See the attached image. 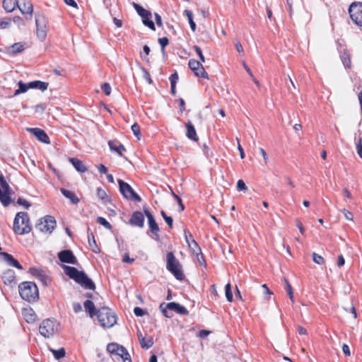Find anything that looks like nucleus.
<instances>
[{"label": "nucleus", "instance_id": "f257e3e1", "mask_svg": "<svg viewBox=\"0 0 362 362\" xmlns=\"http://www.w3.org/2000/svg\"><path fill=\"white\" fill-rule=\"evenodd\" d=\"M64 269L66 275L74 279L77 283L80 284L85 288L92 290L95 289V286L94 283L87 276L84 272H79L75 267L69 266H65Z\"/></svg>", "mask_w": 362, "mask_h": 362}, {"label": "nucleus", "instance_id": "f03ea898", "mask_svg": "<svg viewBox=\"0 0 362 362\" xmlns=\"http://www.w3.org/2000/svg\"><path fill=\"white\" fill-rule=\"evenodd\" d=\"M19 293L21 298L28 302L34 301L38 298L37 286L30 281L21 283L19 286Z\"/></svg>", "mask_w": 362, "mask_h": 362}, {"label": "nucleus", "instance_id": "7ed1b4c3", "mask_svg": "<svg viewBox=\"0 0 362 362\" xmlns=\"http://www.w3.org/2000/svg\"><path fill=\"white\" fill-rule=\"evenodd\" d=\"M13 230L19 235L28 233L31 230L28 216L25 212H18L16 214L13 222Z\"/></svg>", "mask_w": 362, "mask_h": 362}, {"label": "nucleus", "instance_id": "20e7f679", "mask_svg": "<svg viewBox=\"0 0 362 362\" xmlns=\"http://www.w3.org/2000/svg\"><path fill=\"white\" fill-rule=\"evenodd\" d=\"M98 322L103 327H112L116 323L115 313L106 307L99 309L96 313Z\"/></svg>", "mask_w": 362, "mask_h": 362}, {"label": "nucleus", "instance_id": "39448f33", "mask_svg": "<svg viewBox=\"0 0 362 362\" xmlns=\"http://www.w3.org/2000/svg\"><path fill=\"white\" fill-rule=\"evenodd\" d=\"M167 269L179 280L184 278L182 271V266L175 258L173 253L170 252L167 254Z\"/></svg>", "mask_w": 362, "mask_h": 362}, {"label": "nucleus", "instance_id": "423d86ee", "mask_svg": "<svg viewBox=\"0 0 362 362\" xmlns=\"http://www.w3.org/2000/svg\"><path fill=\"white\" fill-rule=\"evenodd\" d=\"M58 324L56 321L46 319L44 320L39 326V332L42 336L45 338L52 337L57 331Z\"/></svg>", "mask_w": 362, "mask_h": 362}, {"label": "nucleus", "instance_id": "0eeeda50", "mask_svg": "<svg viewBox=\"0 0 362 362\" xmlns=\"http://www.w3.org/2000/svg\"><path fill=\"white\" fill-rule=\"evenodd\" d=\"M160 309L161 310V312L163 313V314L166 317H172V313L170 312H169L168 310H173L179 314H182V315H187L188 314V311L187 310V309L180 305V304L177 303H168V304H165V303H161L160 305Z\"/></svg>", "mask_w": 362, "mask_h": 362}, {"label": "nucleus", "instance_id": "6e6552de", "mask_svg": "<svg viewBox=\"0 0 362 362\" xmlns=\"http://www.w3.org/2000/svg\"><path fill=\"white\" fill-rule=\"evenodd\" d=\"M47 19L43 15L37 16L35 18L36 35L41 42L47 37Z\"/></svg>", "mask_w": 362, "mask_h": 362}, {"label": "nucleus", "instance_id": "1a4fd4ad", "mask_svg": "<svg viewBox=\"0 0 362 362\" xmlns=\"http://www.w3.org/2000/svg\"><path fill=\"white\" fill-rule=\"evenodd\" d=\"M349 13L351 20L356 25L362 26V3H352L349 6Z\"/></svg>", "mask_w": 362, "mask_h": 362}, {"label": "nucleus", "instance_id": "9d476101", "mask_svg": "<svg viewBox=\"0 0 362 362\" xmlns=\"http://www.w3.org/2000/svg\"><path fill=\"white\" fill-rule=\"evenodd\" d=\"M56 226V221L54 217L51 216H46L43 218L39 220L36 224V229L41 232L51 233Z\"/></svg>", "mask_w": 362, "mask_h": 362}, {"label": "nucleus", "instance_id": "9b49d317", "mask_svg": "<svg viewBox=\"0 0 362 362\" xmlns=\"http://www.w3.org/2000/svg\"><path fill=\"white\" fill-rule=\"evenodd\" d=\"M133 6L139 15L142 18L143 23L151 30H155L154 23L151 21V13L136 3H133Z\"/></svg>", "mask_w": 362, "mask_h": 362}, {"label": "nucleus", "instance_id": "f8f14e48", "mask_svg": "<svg viewBox=\"0 0 362 362\" xmlns=\"http://www.w3.org/2000/svg\"><path fill=\"white\" fill-rule=\"evenodd\" d=\"M117 182L119 186V190L124 197L137 202L141 201L140 197L133 190L132 187L129 184L122 180H118Z\"/></svg>", "mask_w": 362, "mask_h": 362}, {"label": "nucleus", "instance_id": "ddd939ff", "mask_svg": "<svg viewBox=\"0 0 362 362\" xmlns=\"http://www.w3.org/2000/svg\"><path fill=\"white\" fill-rule=\"evenodd\" d=\"M188 65L197 76L206 77L207 74L199 62L195 59H190Z\"/></svg>", "mask_w": 362, "mask_h": 362}, {"label": "nucleus", "instance_id": "4468645a", "mask_svg": "<svg viewBox=\"0 0 362 362\" xmlns=\"http://www.w3.org/2000/svg\"><path fill=\"white\" fill-rule=\"evenodd\" d=\"M58 257L62 262L76 264L77 261L71 250H63L58 254Z\"/></svg>", "mask_w": 362, "mask_h": 362}, {"label": "nucleus", "instance_id": "2eb2a0df", "mask_svg": "<svg viewBox=\"0 0 362 362\" xmlns=\"http://www.w3.org/2000/svg\"><path fill=\"white\" fill-rule=\"evenodd\" d=\"M27 130L35 135L37 139L45 144H49V140L47 134L39 128H28Z\"/></svg>", "mask_w": 362, "mask_h": 362}, {"label": "nucleus", "instance_id": "dca6fc26", "mask_svg": "<svg viewBox=\"0 0 362 362\" xmlns=\"http://www.w3.org/2000/svg\"><path fill=\"white\" fill-rule=\"evenodd\" d=\"M15 272L12 269H6L2 274V280L6 285L13 286L15 284Z\"/></svg>", "mask_w": 362, "mask_h": 362}, {"label": "nucleus", "instance_id": "f3484780", "mask_svg": "<svg viewBox=\"0 0 362 362\" xmlns=\"http://www.w3.org/2000/svg\"><path fill=\"white\" fill-rule=\"evenodd\" d=\"M144 216L143 214L140 211L134 212L129 220V223L131 225L138 226L140 228L144 227Z\"/></svg>", "mask_w": 362, "mask_h": 362}, {"label": "nucleus", "instance_id": "a211bd4d", "mask_svg": "<svg viewBox=\"0 0 362 362\" xmlns=\"http://www.w3.org/2000/svg\"><path fill=\"white\" fill-rule=\"evenodd\" d=\"M0 257L6 262L8 263V265L16 267L18 269H21L22 267L19 264V262L13 257L12 255L6 253V252H0Z\"/></svg>", "mask_w": 362, "mask_h": 362}, {"label": "nucleus", "instance_id": "6ab92c4d", "mask_svg": "<svg viewBox=\"0 0 362 362\" xmlns=\"http://www.w3.org/2000/svg\"><path fill=\"white\" fill-rule=\"evenodd\" d=\"M18 8L22 14H29L30 16L33 13V6L30 1L23 0L21 4H18Z\"/></svg>", "mask_w": 362, "mask_h": 362}, {"label": "nucleus", "instance_id": "aec40b11", "mask_svg": "<svg viewBox=\"0 0 362 362\" xmlns=\"http://www.w3.org/2000/svg\"><path fill=\"white\" fill-rule=\"evenodd\" d=\"M144 213H145L146 217L148 218V225H149L151 232L158 236L157 233L159 230V228H158V224L156 222L154 217L151 214V212L147 209L144 210Z\"/></svg>", "mask_w": 362, "mask_h": 362}, {"label": "nucleus", "instance_id": "412c9836", "mask_svg": "<svg viewBox=\"0 0 362 362\" xmlns=\"http://www.w3.org/2000/svg\"><path fill=\"white\" fill-rule=\"evenodd\" d=\"M137 337L139 341L140 345L144 349H149L151 348L153 344V338L151 337H148L146 342H144V336L142 334L140 330L137 331Z\"/></svg>", "mask_w": 362, "mask_h": 362}, {"label": "nucleus", "instance_id": "4be33fe9", "mask_svg": "<svg viewBox=\"0 0 362 362\" xmlns=\"http://www.w3.org/2000/svg\"><path fill=\"white\" fill-rule=\"evenodd\" d=\"M187 128V136L192 141H198V137L197 136L196 130L194 125L191 122H188L186 123Z\"/></svg>", "mask_w": 362, "mask_h": 362}, {"label": "nucleus", "instance_id": "5701e85b", "mask_svg": "<svg viewBox=\"0 0 362 362\" xmlns=\"http://www.w3.org/2000/svg\"><path fill=\"white\" fill-rule=\"evenodd\" d=\"M18 6L17 0H4L3 7L7 12H12Z\"/></svg>", "mask_w": 362, "mask_h": 362}, {"label": "nucleus", "instance_id": "b1692460", "mask_svg": "<svg viewBox=\"0 0 362 362\" xmlns=\"http://www.w3.org/2000/svg\"><path fill=\"white\" fill-rule=\"evenodd\" d=\"M70 162L72 163V165L74 166L76 170L81 173H84L87 170V168L84 165L82 161L77 158H70Z\"/></svg>", "mask_w": 362, "mask_h": 362}, {"label": "nucleus", "instance_id": "393cba45", "mask_svg": "<svg viewBox=\"0 0 362 362\" xmlns=\"http://www.w3.org/2000/svg\"><path fill=\"white\" fill-rule=\"evenodd\" d=\"M29 86L30 88H36L44 91L47 89L48 83L40 81H35L30 82Z\"/></svg>", "mask_w": 362, "mask_h": 362}, {"label": "nucleus", "instance_id": "a878e982", "mask_svg": "<svg viewBox=\"0 0 362 362\" xmlns=\"http://www.w3.org/2000/svg\"><path fill=\"white\" fill-rule=\"evenodd\" d=\"M61 192L63 195L69 199L73 204H76L79 202V199L74 194V192L64 188L61 189Z\"/></svg>", "mask_w": 362, "mask_h": 362}, {"label": "nucleus", "instance_id": "bb28decb", "mask_svg": "<svg viewBox=\"0 0 362 362\" xmlns=\"http://www.w3.org/2000/svg\"><path fill=\"white\" fill-rule=\"evenodd\" d=\"M25 49V46L23 44L18 42L15 43L11 47H8V52L11 54H17L23 52Z\"/></svg>", "mask_w": 362, "mask_h": 362}, {"label": "nucleus", "instance_id": "cd10ccee", "mask_svg": "<svg viewBox=\"0 0 362 362\" xmlns=\"http://www.w3.org/2000/svg\"><path fill=\"white\" fill-rule=\"evenodd\" d=\"M26 322L30 323L35 320V315L32 309H25L23 312Z\"/></svg>", "mask_w": 362, "mask_h": 362}, {"label": "nucleus", "instance_id": "c85d7f7f", "mask_svg": "<svg viewBox=\"0 0 362 362\" xmlns=\"http://www.w3.org/2000/svg\"><path fill=\"white\" fill-rule=\"evenodd\" d=\"M84 308H85V310L89 313L90 314V316L91 317H93L94 315H95V305H94V303L93 301L90 300H87L85 301L84 303Z\"/></svg>", "mask_w": 362, "mask_h": 362}, {"label": "nucleus", "instance_id": "c756f323", "mask_svg": "<svg viewBox=\"0 0 362 362\" xmlns=\"http://www.w3.org/2000/svg\"><path fill=\"white\" fill-rule=\"evenodd\" d=\"M109 146L112 151H114L117 152L119 156H122V151L124 150V148L122 145L118 144L116 141H110Z\"/></svg>", "mask_w": 362, "mask_h": 362}, {"label": "nucleus", "instance_id": "7c9ffc66", "mask_svg": "<svg viewBox=\"0 0 362 362\" xmlns=\"http://www.w3.org/2000/svg\"><path fill=\"white\" fill-rule=\"evenodd\" d=\"M184 13H185V15L186 16V17L188 19V21H189V23L190 25V28H191L192 30L194 32L195 30H196V23L193 21V13H192V12L191 11H189V10H185L184 11Z\"/></svg>", "mask_w": 362, "mask_h": 362}, {"label": "nucleus", "instance_id": "2f4dec72", "mask_svg": "<svg viewBox=\"0 0 362 362\" xmlns=\"http://www.w3.org/2000/svg\"><path fill=\"white\" fill-rule=\"evenodd\" d=\"M0 188L1 194L8 196L9 186L2 177H0Z\"/></svg>", "mask_w": 362, "mask_h": 362}, {"label": "nucleus", "instance_id": "473e14b6", "mask_svg": "<svg viewBox=\"0 0 362 362\" xmlns=\"http://www.w3.org/2000/svg\"><path fill=\"white\" fill-rule=\"evenodd\" d=\"M18 89L15 91L14 95H17L22 93H25L30 88L29 83L28 84L23 83L22 81L18 82Z\"/></svg>", "mask_w": 362, "mask_h": 362}, {"label": "nucleus", "instance_id": "72a5a7b5", "mask_svg": "<svg viewBox=\"0 0 362 362\" xmlns=\"http://www.w3.org/2000/svg\"><path fill=\"white\" fill-rule=\"evenodd\" d=\"M341 59L342 63L344 64V66L346 68H349L350 64H351V59H350L349 54L347 52H344L341 54Z\"/></svg>", "mask_w": 362, "mask_h": 362}, {"label": "nucleus", "instance_id": "f704fd0d", "mask_svg": "<svg viewBox=\"0 0 362 362\" xmlns=\"http://www.w3.org/2000/svg\"><path fill=\"white\" fill-rule=\"evenodd\" d=\"M49 350L53 354L56 359H60L65 356V350L63 348L59 350H55L53 349H50Z\"/></svg>", "mask_w": 362, "mask_h": 362}, {"label": "nucleus", "instance_id": "c9c22d12", "mask_svg": "<svg viewBox=\"0 0 362 362\" xmlns=\"http://www.w3.org/2000/svg\"><path fill=\"white\" fill-rule=\"evenodd\" d=\"M30 273L33 276L38 277L42 281H43L45 284V281L44 280V279H45L44 274H42V271H40L39 269L31 268Z\"/></svg>", "mask_w": 362, "mask_h": 362}, {"label": "nucleus", "instance_id": "e433bc0d", "mask_svg": "<svg viewBox=\"0 0 362 362\" xmlns=\"http://www.w3.org/2000/svg\"><path fill=\"white\" fill-rule=\"evenodd\" d=\"M88 243H89L90 247H91L92 250L94 252H98V248L96 245L94 236L92 233L90 235H88Z\"/></svg>", "mask_w": 362, "mask_h": 362}, {"label": "nucleus", "instance_id": "4c0bfd02", "mask_svg": "<svg viewBox=\"0 0 362 362\" xmlns=\"http://www.w3.org/2000/svg\"><path fill=\"white\" fill-rule=\"evenodd\" d=\"M97 196L98 197V198H100L101 200H103L105 203L108 201V197L107 195L106 192L101 188H98Z\"/></svg>", "mask_w": 362, "mask_h": 362}, {"label": "nucleus", "instance_id": "58836bf2", "mask_svg": "<svg viewBox=\"0 0 362 362\" xmlns=\"http://www.w3.org/2000/svg\"><path fill=\"white\" fill-rule=\"evenodd\" d=\"M284 281H285V284H286V289L287 293H288V295L289 296L290 300L293 303H294V298H293L292 287H291V284L288 283V281L286 279H284Z\"/></svg>", "mask_w": 362, "mask_h": 362}, {"label": "nucleus", "instance_id": "ea45409f", "mask_svg": "<svg viewBox=\"0 0 362 362\" xmlns=\"http://www.w3.org/2000/svg\"><path fill=\"white\" fill-rule=\"evenodd\" d=\"M312 257H313V262L317 264H323L325 262L324 258L321 255H320L315 252L313 253Z\"/></svg>", "mask_w": 362, "mask_h": 362}, {"label": "nucleus", "instance_id": "a19ab883", "mask_svg": "<svg viewBox=\"0 0 362 362\" xmlns=\"http://www.w3.org/2000/svg\"><path fill=\"white\" fill-rule=\"evenodd\" d=\"M225 293H226V297L227 300L230 302L233 301V293H232V291H231V286L229 283L227 284L226 286Z\"/></svg>", "mask_w": 362, "mask_h": 362}, {"label": "nucleus", "instance_id": "79ce46f5", "mask_svg": "<svg viewBox=\"0 0 362 362\" xmlns=\"http://www.w3.org/2000/svg\"><path fill=\"white\" fill-rule=\"evenodd\" d=\"M131 128H132V130L134 134L139 140L140 136H141V133H140V127L139 126V124L136 123H134V124L132 125Z\"/></svg>", "mask_w": 362, "mask_h": 362}, {"label": "nucleus", "instance_id": "37998d69", "mask_svg": "<svg viewBox=\"0 0 362 362\" xmlns=\"http://www.w3.org/2000/svg\"><path fill=\"white\" fill-rule=\"evenodd\" d=\"M117 355L119 356L121 358H124L125 356H129V354L127 352V351L126 350V349L119 345H118V350H117Z\"/></svg>", "mask_w": 362, "mask_h": 362}, {"label": "nucleus", "instance_id": "c03bdc74", "mask_svg": "<svg viewBox=\"0 0 362 362\" xmlns=\"http://www.w3.org/2000/svg\"><path fill=\"white\" fill-rule=\"evenodd\" d=\"M107 350L110 354H117L118 350V344L114 343L109 344L107 346Z\"/></svg>", "mask_w": 362, "mask_h": 362}, {"label": "nucleus", "instance_id": "a18cd8bd", "mask_svg": "<svg viewBox=\"0 0 362 362\" xmlns=\"http://www.w3.org/2000/svg\"><path fill=\"white\" fill-rule=\"evenodd\" d=\"M97 222L99 224L103 226L107 229L111 228V225L110 224V223L105 218H104L103 217H98Z\"/></svg>", "mask_w": 362, "mask_h": 362}, {"label": "nucleus", "instance_id": "49530a36", "mask_svg": "<svg viewBox=\"0 0 362 362\" xmlns=\"http://www.w3.org/2000/svg\"><path fill=\"white\" fill-rule=\"evenodd\" d=\"M11 24L10 20L4 18L0 19V29H5L8 28Z\"/></svg>", "mask_w": 362, "mask_h": 362}, {"label": "nucleus", "instance_id": "de8ad7c7", "mask_svg": "<svg viewBox=\"0 0 362 362\" xmlns=\"http://www.w3.org/2000/svg\"><path fill=\"white\" fill-rule=\"evenodd\" d=\"M161 215L167 224L172 228L173 226V218L170 216H168L164 211H161Z\"/></svg>", "mask_w": 362, "mask_h": 362}, {"label": "nucleus", "instance_id": "09e8293b", "mask_svg": "<svg viewBox=\"0 0 362 362\" xmlns=\"http://www.w3.org/2000/svg\"><path fill=\"white\" fill-rule=\"evenodd\" d=\"M237 189L238 191L247 190V187L243 180H239L237 182Z\"/></svg>", "mask_w": 362, "mask_h": 362}, {"label": "nucleus", "instance_id": "8fccbe9b", "mask_svg": "<svg viewBox=\"0 0 362 362\" xmlns=\"http://www.w3.org/2000/svg\"><path fill=\"white\" fill-rule=\"evenodd\" d=\"M101 88H102L103 90L104 91V93L107 95H109L110 94V93H111V87H110L109 83H105L104 84L102 85Z\"/></svg>", "mask_w": 362, "mask_h": 362}, {"label": "nucleus", "instance_id": "3c124183", "mask_svg": "<svg viewBox=\"0 0 362 362\" xmlns=\"http://www.w3.org/2000/svg\"><path fill=\"white\" fill-rule=\"evenodd\" d=\"M142 72L144 78L147 81L148 83L151 84L152 83V80L149 73L145 69H142Z\"/></svg>", "mask_w": 362, "mask_h": 362}, {"label": "nucleus", "instance_id": "603ef678", "mask_svg": "<svg viewBox=\"0 0 362 362\" xmlns=\"http://www.w3.org/2000/svg\"><path fill=\"white\" fill-rule=\"evenodd\" d=\"M158 41L162 47V52H163L165 47L168 44V39L167 37H162L159 38Z\"/></svg>", "mask_w": 362, "mask_h": 362}, {"label": "nucleus", "instance_id": "864d4df0", "mask_svg": "<svg viewBox=\"0 0 362 362\" xmlns=\"http://www.w3.org/2000/svg\"><path fill=\"white\" fill-rule=\"evenodd\" d=\"M356 150L358 156L362 158V139L360 138L358 143L356 144Z\"/></svg>", "mask_w": 362, "mask_h": 362}, {"label": "nucleus", "instance_id": "5fc2aeb1", "mask_svg": "<svg viewBox=\"0 0 362 362\" xmlns=\"http://www.w3.org/2000/svg\"><path fill=\"white\" fill-rule=\"evenodd\" d=\"M194 50H195V52H197V54H198V56H199V57L200 60H201L202 62H204V61H205V58H204V55H203V54H202V49H201L199 47L195 46V47H194Z\"/></svg>", "mask_w": 362, "mask_h": 362}, {"label": "nucleus", "instance_id": "6e6d98bb", "mask_svg": "<svg viewBox=\"0 0 362 362\" xmlns=\"http://www.w3.org/2000/svg\"><path fill=\"white\" fill-rule=\"evenodd\" d=\"M342 212L344 214V218L346 220H349V221H352L353 220V215H352V214L350 211H349L346 210L345 209H344L342 210Z\"/></svg>", "mask_w": 362, "mask_h": 362}, {"label": "nucleus", "instance_id": "4d7b16f0", "mask_svg": "<svg viewBox=\"0 0 362 362\" xmlns=\"http://www.w3.org/2000/svg\"><path fill=\"white\" fill-rule=\"evenodd\" d=\"M134 313L136 316H143L145 314L144 310L139 307H136Z\"/></svg>", "mask_w": 362, "mask_h": 362}, {"label": "nucleus", "instance_id": "13d9d810", "mask_svg": "<svg viewBox=\"0 0 362 362\" xmlns=\"http://www.w3.org/2000/svg\"><path fill=\"white\" fill-rule=\"evenodd\" d=\"M259 151L260 154L262 155V156L264 158V163L267 164V162H268L269 158H268V156H267V154L266 151L262 148H260L259 149Z\"/></svg>", "mask_w": 362, "mask_h": 362}, {"label": "nucleus", "instance_id": "bf43d9fd", "mask_svg": "<svg viewBox=\"0 0 362 362\" xmlns=\"http://www.w3.org/2000/svg\"><path fill=\"white\" fill-rule=\"evenodd\" d=\"M73 309L75 313H79L82 310V306L79 303H73Z\"/></svg>", "mask_w": 362, "mask_h": 362}, {"label": "nucleus", "instance_id": "052dcab7", "mask_svg": "<svg viewBox=\"0 0 362 362\" xmlns=\"http://www.w3.org/2000/svg\"><path fill=\"white\" fill-rule=\"evenodd\" d=\"M342 351L346 356H351V351H350L349 346L347 344H343Z\"/></svg>", "mask_w": 362, "mask_h": 362}, {"label": "nucleus", "instance_id": "680f3d73", "mask_svg": "<svg viewBox=\"0 0 362 362\" xmlns=\"http://www.w3.org/2000/svg\"><path fill=\"white\" fill-rule=\"evenodd\" d=\"M170 83L171 85L176 84L177 81L178 80V75L177 73H175L171 75L170 78Z\"/></svg>", "mask_w": 362, "mask_h": 362}, {"label": "nucleus", "instance_id": "e2e57ef3", "mask_svg": "<svg viewBox=\"0 0 362 362\" xmlns=\"http://www.w3.org/2000/svg\"><path fill=\"white\" fill-rule=\"evenodd\" d=\"M18 204L24 206L25 208H28L30 206V204L26 200L21 198L18 199Z\"/></svg>", "mask_w": 362, "mask_h": 362}, {"label": "nucleus", "instance_id": "0e129e2a", "mask_svg": "<svg viewBox=\"0 0 362 362\" xmlns=\"http://www.w3.org/2000/svg\"><path fill=\"white\" fill-rule=\"evenodd\" d=\"M122 261L126 263H132L134 259L133 258H130L128 254H124Z\"/></svg>", "mask_w": 362, "mask_h": 362}, {"label": "nucleus", "instance_id": "69168bd1", "mask_svg": "<svg viewBox=\"0 0 362 362\" xmlns=\"http://www.w3.org/2000/svg\"><path fill=\"white\" fill-rule=\"evenodd\" d=\"M98 169L100 173L106 174L107 173V168L103 164L99 165Z\"/></svg>", "mask_w": 362, "mask_h": 362}, {"label": "nucleus", "instance_id": "338daca9", "mask_svg": "<svg viewBox=\"0 0 362 362\" xmlns=\"http://www.w3.org/2000/svg\"><path fill=\"white\" fill-rule=\"evenodd\" d=\"M209 331L203 329L199 332V336L201 338H205L209 334Z\"/></svg>", "mask_w": 362, "mask_h": 362}, {"label": "nucleus", "instance_id": "774afa93", "mask_svg": "<svg viewBox=\"0 0 362 362\" xmlns=\"http://www.w3.org/2000/svg\"><path fill=\"white\" fill-rule=\"evenodd\" d=\"M235 48L237 49V51L239 52V53H242L243 52V46L241 45L240 42L237 41L235 44Z\"/></svg>", "mask_w": 362, "mask_h": 362}]
</instances>
